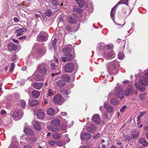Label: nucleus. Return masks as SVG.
<instances>
[{
  "label": "nucleus",
  "instance_id": "nucleus-52",
  "mask_svg": "<svg viewBox=\"0 0 148 148\" xmlns=\"http://www.w3.org/2000/svg\"><path fill=\"white\" fill-rule=\"evenodd\" d=\"M49 144L51 146H54L55 144V142L53 140H50L49 142Z\"/></svg>",
  "mask_w": 148,
  "mask_h": 148
},
{
  "label": "nucleus",
  "instance_id": "nucleus-10",
  "mask_svg": "<svg viewBox=\"0 0 148 148\" xmlns=\"http://www.w3.org/2000/svg\"><path fill=\"white\" fill-rule=\"evenodd\" d=\"M54 102L57 104H61L62 103V96L60 94H58L53 98Z\"/></svg>",
  "mask_w": 148,
  "mask_h": 148
},
{
  "label": "nucleus",
  "instance_id": "nucleus-43",
  "mask_svg": "<svg viewBox=\"0 0 148 148\" xmlns=\"http://www.w3.org/2000/svg\"><path fill=\"white\" fill-rule=\"evenodd\" d=\"M38 53L41 56H42L44 54L45 52L42 49H40L38 50Z\"/></svg>",
  "mask_w": 148,
  "mask_h": 148
},
{
  "label": "nucleus",
  "instance_id": "nucleus-29",
  "mask_svg": "<svg viewBox=\"0 0 148 148\" xmlns=\"http://www.w3.org/2000/svg\"><path fill=\"white\" fill-rule=\"evenodd\" d=\"M139 142L143 145L147 146L148 145L147 142L143 138H140Z\"/></svg>",
  "mask_w": 148,
  "mask_h": 148
},
{
  "label": "nucleus",
  "instance_id": "nucleus-27",
  "mask_svg": "<svg viewBox=\"0 0 148 148\" xmlns=\"http://www.w3.org/2000/svg\"><path fill=\"white\" fill-rule=\"evenodd\" d=\"M131 136L133 138H136L138 137L140 133L139 132H136V130H134L131 132Z\"/></svg>",
  "mask_w": 148,
  "mask_h": 148
},
{
  "label": "nucleus",
  "instance_id": "nucleus-31",
  "mask_svg": "<svg viewBox=\"0 0 148 148\" xmlns=\"http://www.w3.org/2000/svg\"><path fill=\"white\" fill-rule=\"evenodd\" d=\"M77 3L78 4L79 7H83L84 5V0H75Z\"/></svg>",
  "mask_w": 148,
  "mask_h": 148
},
{
  "label": "nucleus",
  "instance_id": "nucleus-3",
  "mask_svg": "<svg viewBox=\"0 0 148 148\" xmlns=\"http://www.w3.org/2000/svg\"><path fill=\"white\" fill-rule=\"evenodd\" d=\"M119 84L118 83L115 90L117 92L116 95L117 97L120 99H123L124 97L123 90V88L119 86Z\"/></svg>",
  "mask_w": 148,
  "mask_h": 148
},
{
  "label": "nucleus",
  "instance_id": "nucleus-62",
  "mask_svg": "<svg viewBox=\"0 0 148 148\" xmlns=\"http://www.w3.org/2000/svg\"><path fill=\"white\" fill-rule=\"evenodd\" d=\"M32 88H29L27 90V92L28 94L29 95H30V92L32 90Z\"/></svg>",
  "mask_w": 148,
  "mask_h": 148
},
{
  "label": "nucleus",
  "instance_id": "nucleus-41",
  "mask_svg": "<svg viewBox=\"0 0 148 148\" xmlns=\"http://www.w3.org/2000/svg\"><path fill=\"white\" fill-rule=\"evenodd\" d=\"M118 57L119 59L122 60L124 57V55L123 53H120L118 55Z\"/></svg>",
  "mask_w": 148,
  "mask_h": 148
},
{
  "label": "nucleus",
  "instance_id": "nucleus-34",
  "mask_svg": "<svg viewBox=\"0 0 148 148\" xmlns=\"http://www.w3.org/2000/svg\"><path fill=\"white\" fill-rule=\"evenodd\" d=\"M134 85L138 89L140 90L141 91H144L145 90V89L144 87L141 86L140 84H138V83H135Z\"/></svg>",
  "mask_w": 148,
  "mask_h": 148
},
{
  "label": "nucleus",
  "instance_id": "nucleus-30",
  "mask_svg": "<svg viewBox=\"0 0 148 148\" xmlns=\"http://www.w3.org/2000/svg\"><path fill=\"white\" fill-rule=\"evenodd\" d=\"M24 132L27 135H32L33 133V132L32 130L28 128H26L24 129Z\"/></svg>",
  "mask_w": 148,
  "mask_h": 148
},
{
  "label": "nucleus",
  "instance_id": "nucleus-9",
  "mask_svg": "<svg viewBox=\"0 0 148 148\" xmlns=\"http://www.w3.org/2000/svg\"><path fill=\"white\" fill-rule=\"evenodd\" d=\"M97 127L93 123H91L87 127V131L91 133H92L96 130Z\"/></svg>",
  "mask_w": 148,
  "mask_h": 148
},
{
  "label": "nucleus",
  "instance_id": "nucleus-40",
  "mask_svg": "<svg viewBox=\"0 0 148 148\" xmlns=\"http://www.w3.org/2000/svg\"><path fill=\"white\" fill-rule=\"evenodd\" d=\"M73 11L80 14L82 13V11L81 9L77 8H73Z\"/></svg>",
  "mask_w": 148,
  "mask_h": 148
},
{
  "label": "nucleus",
  "instance_id": "nucleus-59",
  "mask_svg": "<svg viewBox=\"0 0 148 148\" xmlns=\"http://www.w3.org/2000/svg\"><path fill=\"white\" fill-rule=\"evenodd\" d=\"M102 44L99 43L98 46L97 48L98 50H100L102 49L103 46L102 45Z\"/></svg>",
  "mask_w": 148,
  "mask_h": 148
},
{
  "label": "nucleus",
  "instance_id": "nucleus-18",
  "mask_svg": "<svg viewBox=\"0 0 148 148\" xmlns=\"http://www.w3.org/2000/svg\"><path fill=\"white\" fill-rule=\"evenodd\" d=\"M134 91V90L133 87L127 88L125 90V95L126 96H128L132 94Z\"/></svg>",
  "mask_w": 148,
  "mask_h": 148
},
{
  "label": "nucleus",
  "instance_id": "nucleus-46",
  "mask_svg": "<svg viewBox=\"0 0 148 148\" xmlns=\"http://www.w3.org/2000/svg\"><path fill=\"white\" fill-rule=\"evenodd\" d=\"M45 13L46 16H49L51 15L52 13L50 10H47Z\"/></svg>",
  "mask_w": 148,
  "mask_h": 148
},
{
  "label": "nucleus",
  "instance_id": "nucleus-1",
  "mask_svg": "<svg viewBox=\"0 0 148 148\" xmlns=\"http://www.w3.org/2000/svg\"><path fill=\"white\" fill-rule=\"evenodd\" d=\"M51 125L48 126V128L53 132L58 131L59 129L58 128L60 123V121L57 119H54L51 122Z\"/></svg>",
  "mask_w": 148,
  "mask_h": 148
},
{
  "label": "nucleus",
  "instance_id": "nucleus-6",
  "mask_svg": "<svg viewBox=\"0 0 148 148\" xmlns=\"http://www.w3.org/2000/svg\"><path fill=\"white\" fill-rule=\"evenodd\" d=\"M23 113L20 110H17L13 112L12 116L14 118H18V119H21L23 116Z\"/></svg>",
  "mask_w": 148,
  "mask_h": 148
},
{
  "label": "nucleus",
  "instance_id": "nucleus-15",
  "mask_svg": "<svg viewBox=\"0 0 148 148\" xmlns=\"http://www.w3.org/2000/svg\"><path fill=\"white\" fill-rule=\"evenodd\" d=\"M43 84V83L42 82H35L33 84L32 86L35 89L39 90L42 87Z\"/></svg>",
  "mask_w": 148,
  "mask_h": 148
},
{
  "label": "nucleus",
  "instance_id": "nucleus-60",
  "mask_svg": "<svg viewBox=\"0 0 148 148\" xmlns=\"http://www.w3.org/2000/svg\"><path fill=\"white\" fill-rule=\"evenodd\" d=\"M100 135V134L98 133L96 135H95L93 136V138L94 139H97L98 138Z\"/></svg>",
  "mask_w": 148,
  "mask_h": 148
},
{
  "label": "nucleus",
  "instance_id": "nucleus-26",
  "mask_svg": "<svg viewBox=\"0 0 148 148\" xmlns=\"http://www.w3.org/2000/svg\"><path fill=\"white\" fill-rule=\"evenodd\" d=\"M119 65V62L116 61H114L109 63L110 66H113L114 69H115Z\"/></svg>",
  "mask_w": 148,
  "mask_h": 148
},
{
  "label": "nucleus",
  "instance_id": "nucleus-53",
  "mask_svg": "<svg viewBox=\"0 0 148 148\" xmlns=\"http://www.w3.org/2000/svg\"><path fill=\"white\" fill-rule=\"evenodd\" d=\"M127 108V106H124L122 108L120 109V112H123Z\"/></svg>",
  "mask_w": 148,
  "mask_h": 148
},
{
  "label": "nucleus",
  "instance_id": "nucleus-36",
  "mask_svg": "<svg viewBox=\"0 0 148 148\" xmlns=\"http://www.w3.org/2000/svg\"><path fill=\"white\" fill-rule=\"evenodd\" d=\"M68 21L69 23L71 24H74L75 23V20L71 16L68 18Z\"/></svg>",
  "mask_w": 148,
  "mask_h": 148
},
{
  "label": "nucleus",
  "instance_id": "nucleus-2",
  "mask_svg": "<svg viewBox=\"0 0 148 148\" xmlns=\"http://www.w3.org/2000/svg\"><path fill=\"white\" fill-rule=\"evenodd\" d=\"M145 77H141L139 81L140 84L143 87H145L147 85L148 86V71L145 73Z\"/></svg>",
  "mask_w": 148,
  "mask_h": 148
},
{
  "label": "nucleus",
  "instance_id": "nucleus-37",
  "mask_svg": "<svg viewBox=\"0 0 148 148\" xmlns=\"http://www.w3.org/2000/svg\"><path fill=\"white\" fill-rule=\"evenodd\" d=\"M20 103L21 105V107L23 108H24L26 106V103L25 101L24 100H21L20 101Z\"/></svg>",
  "mask_w": 148,
  "mask_h": 148
},
{
  "label": "nucleus",
  "instance_id": "nucleus-51",
  "mask_svg": "<svg viewBox=\"0 0 148 148\" xmlns=\"http://www.w3.org/2000/svg\"><path fill=\"white\" fill-rule=\"evenodd\" d=\"M70 91L69 90H64L63 91V94L65 95H67L68 94H69L70 93Z\"/></svg>",
  "mask_w": 148,
  "mask_h": 148
},
{
  "label": "nucleus",
  "instance_id": "nucleus-39",
  "mask_svg": "<svg viewBox=\"0 0 148 148\" xmlns=\"http://www.w3.org/2000/svg\"><path fill=\"white\" fill-rule=\"evenodd\" d=\"M16 142H12L8 148H18L16 145Z\"/></svg>",
  "mask_w": 148,
  "mask_h": 148
},
{
  "label": "nucleus",
  "instance_id": "nucleus-55",
  "mask_svg": "<svg viewBox=\"0 0 148 148\" xmlns=\"http://www.w3.org/2000/svg\"><path fill=\"white\" fill-rule=\"evenodd\" d=\"M14 68V64L13 63H11L10 65V70L12 72Z\"/></svg>",
  "mask_w": 148,
  "mask_h": 148
},
{
  "label": "nucleus",
  "instance_id": "nucleus-4",
  "mask_svg": "<svg viewBox=\"0 0 148 148\" xmlns=\"http://www.w3.org/2000/svg\"><path fill=\"white\" fill-rule=\"evenodd\" d=\"M126 4V2H123V0H121L119 1L113 8H112L110 13V16L111 18L113 21L114 18V14L116 12L115 8H116L117 6L121 4Z\"/></svg>",
  "mask_w": 148,
  "mask_h": 148
},
{
  "label": "nucleus",
  "instance_id": "nucleus-47",
  "mask_svg": "<svg viewBox=\"0 0 148 148\" xmlns=\"http://www.w3.org/2000/svg\"><path fill=\"white\" fill-rule=\"evenodd\" d=\"M56 42H57V39L56 38H54L53 43H52V45L54 47V49H55L56 47Z\"/></svg>",
  "mask_w": 148,
  "mask_h": 148
},
{
  "label": "nucleus",
  "instance_id": "nucleus-20",
  "mask_svg": "<svg viewBox=\"0 0 148 148\" xmlns=\"http://www.w3.org/2000/svg\"><path fill=\"white\" fill-rule=\"evenodd\" d=\"M32 94L33 98L37 99L39 97L40 92L39 91L34 90L32 92Z\"/></svg>",
  "mask_w": 148,
  "mask_h": 148
},
{
  "label": "nucleus",
  "instance_id": "nucleus-13",
  "mask_svg": "<svg viewBox=\"0 0 148 148\" xmlns=\"http://www.w3.org/2000/svg\"><path fill=\"white\" fill-rule=\"evenodd\" d=\"M29 80L34 81H40L42 79V77L40 75H37L34 77L31 76L28 78Z\"/></svg>",
  "mask_w": 148,
  "mask_h": 148
},
{
  "label": "nucleus",
  "instance_id": "nucleus-17",
  "mask_svg": "<svg viewBox=\"0 0 148 148\" xmlns=\"http://www.w3.org/2000/svg\"><path fill=\"white\" fill-rule=\"evenodd\" d=\"M104 107L106 111L108 112L111 113L113 112V107L111 106L109 103L105 104Z\"/></svg>",
  "mask_w": 148,
  "mask_h": 148
},
{
  "label": "nucleus",
  "instance_id": "nucleus-5",
  "mask_svg": "<svg viewBox=\"0 0 148 148\" xmlns=\"http://www.w3.org/2000/svg\"><path fill=\"white\" fill-rule=\"evenodd\" d=\"M34 114L36 115L37 118L40 119H43L45 116L44 112L41 109H36Z\"/></svg>",
  "mask_w": 148,
  "mask_h": 148
},
{
  "label": "nucleus",
  "instance_id": "nucleus-49",
  "mask_svg": "<svg viewBox=\"0 0 148 148\" xmlns=\"http://www.w3.org/2000/svg\"><path fill=\"white\" fill-rule=\"evenodd\" d=\"M51 65L52 70H54L56 68V66L53 63H51Z\"/></svg>",
  "mask_w": 148,
  "mask_h": 148
},
{
  "label": "nucleus",
  "instance_id": "nucleus-64",
  "mask_svg": "<svg viewBox=\"0 0 148 148\" xmlns=\"http://www.w3.org/2000/svg\"><path fill=\"white\" fill-rule=\"evenodd\" d=\"M143 129L145 130L148 131V126H147V125H145L144 126Z\"/></svg>",
  "mask_w": 148,
  "mask_h": 148
},
{
  "label": "nucleus",
  "instance_id": "nucleus-63",
  "mask_svg": "<svg viewBox=\"0 0 148 148\" xmlns=\"http://www.w3.org/2000/svg\"><path fill=\"white\" fill-rule=\"evenodd\" d=\"M6 113V111L3 109L0 112V114L1 115H3Z\"/></svg>",
  "mask_w": 148,
  "mask_h": 148
},
{
  "label": "nucleus",
  "instance_id": "nucleus-21",
  "mask_svg": "<svg viewBox=\"0 0 148 148\" xmlns=\"http://www.w3.org/2000/svg\"><path fill=\"white\" fill-rule=\"evenodd\" d=\"M58 2L57 0H52V8L53 9H56L57 8V6L59 5Z\"/></svg>",
  "mask_w": 148,
  "mask_h": 148
},
{
  "label": "nucleus",
  "instance_id": "nucleus-35",
  "mask_svg": "<svg viewBox=\"0 0 148 148\" xmlns=\"http://www.w3.org/2000/svg\"><path fill=\"white\" fill-rule=\"evenodd\" d=\"M119 103V101L116 99L114 98L112 99L110 101V103L112 105H116Z\"/></svg>",
  "mask_w": 148,
  "mask_h": 148
},
{
  "label": "nucleus",
  "instance_id": "nucleus-61",
  "mask_svg": "<svg viewBox=\"0 0 148 148\" xmlns=\"http://www.w3.org/2000/svg\"><path fill=\"white\" fill-rule=\"evenodd\" d=\"M27 37L26 36L24 35L20 37L19 38V39L20 40H24L26 39V38Z\"/></svg>",
  "mask_w": 148,
  "mask_h": 148
},
{
  "label": "nucleus",
  "instance_id": "nucleus-24",
  "mask_svg": "<svg viewBox=\"0 0 148 148\" xmlns=\"http://www.w3.org/2000/svg\"><path fill=\"white\" fill-rule=\"evenodd\" d=\"M29 103L31 106H35L38 105L39 103V102L37 100H33L29 101Z\"/></svg>",
  "mask_w": 148,
  "mask_h": 148
},
{
  "label": "nucleus",
  "instance_id": "nucleus-19",
  "mask_svg": "<svg viewBox=\"0 0 148 148\" xmlns=\"http://www.w3.org/2000/svg\"><path fill=\"white\" fill-rule=\"evenodd\" d=\"M27 30L25 28H21L16 29L15 33H16V35L19 36L23 34V33L24 32H26Z\"/></svg>",
  "mask_w": 148,
  "mask_h": 148
},
{
  "label": "nucleus",
  "instance_id": "nucleus-25",
  "mask_svg": "<svg viewBox=\"0 0 148 148\" xmlns=\"http://www.w3.org/2000/svg\"><path fill=\"white\" fill-rule=\"evenodd\" d=\"M57 85L60 87H62L66 84L65 81L62 80H59L56 82Z\"/></svg>",
  "mask_w": 148,
  "mask_h": 148
},
{
  "label": "nucleus",
  "instance_id": "nucleus-11",
  "mask_svg": "<svg viewBox=\"0 0 148 148\" xmlns=\"http://www.w3.org/2000/svg\"><path fill=\"white\" fill-rule=\"evenodd\" d=\"M92 119L97 124H99L101 122V119L98 114H95L92 117Z\"/></svg>",
  "mask_w": 148,
  "mask_h": 148
},
{
  "label": "nucleus",
  "instance_id": "nucleus-33",
  "mask_svg": "<svg viewBox=\"0 0 148 148\" xmlns=\"http://www.w3.org/2000/svg\"><path fill=\"white\" fill-rule=\"evenodd\" d=\"M37 39L40 41H46L47 40L46 37L43 35H41L38 37H37Z\"/></svg>",
  "mask_w": 148,
  "mask_h": 148
},
{
  "label": "nucleus",
  "instance_id": "nucleus-50",
  "mask_svg": "<svg viewBox=\"0 0 148 148\" xmlns=\"http://www.w3.org/2000/svg\"><path fill=\"white\" fill-rule=\"evenodd\" d=\"M79 28V26L78 25H77L74 26L73 31L74 32H75L77 31Z\"/></svg>",
  "mask_w": 148,
  "mask_h": 148
},
{
  "label": "nucleus",
  "instance_id": "nucleus-28",
  "mask_svg": "<svg viewBox=\"0 0 148 148\" xmlns=\"http://www.w3.org/2000/svg\"><path fill=\"white\" fill-rule=\"evenodd\" d=\"M34 128L37 130H39L41 129V127L40 122L38 121H36L34 124Z\"/></svg>",
  "mask_w": 148,
  "mask_h": 148
},
{
  "label": "nucleus",
  "instance_id": "nucleus-22",
  "mask_svg": "<svg viewBox=\"0 0 148 148\" xmlns=\"http://www.w3.org/2000/svg\"><path fill=\"white\" fill-rule=\"evenodd\" d=\"M55 111L52 108L48 109L47 110V114L49 116H53L55 114Z\"/></svg>",
  "mask_w": 148,
  "mask_h": 148
},
{
  "label": "nucleus",
  "instance_id": "nucleus-54",
  "mask_svg": "<svg viewBox=\"0 0 148 148\" xmlns=\"http://www.w3.org/2000/svg\"><path fill=\"white\" fill-rule=\"evenodd\" d=\"M57 70L59 71L58 72L56 73H52V74L51 75L52 77H53L56 75H58L60 73L61 71L59 69H57Z\"/></svg>",
  "mask_w": 148,
  "mask_h": 148
},
{
  "label": "nucleus",
  "instance_id": "nucleus-44",
  "mask_svg": "<svg viewBox=\"0 0 148 148\" xmlns=\"http://www.w3.org/2000/svg\"><path fill=\"white\" fill-rule=\"evenodd\" d=\"M105 47L107 50V51H108L109 50L113 48V46L112 45H106L105 46Z\"/></svg>",
  "mask_w": 148,
  "mask_h": 148
},
{
  "label": "nucleus",
  "instance_id": "nucleus-23",
  "mask_svg": "<svg viewBox=\"0 0 148 148\" xmlns=\"http://www.w3.org/2000/svg\"><path fill=\"white\" fill-rule=\"evenodd\" d=\"M64 56L68 61H71L73 59L72 55L70 53H65Z\"/></svg>",
  "mask_w": 148,
  "mask_h": 148
},
{
  "label": "nucleus",
  "instance_id": "nucleus-45",
  "mask_svg": "<svg viewBox=\"0 0 148 148\" xmlns=\"http://www.w3.org/2000/svg\"><path fill=\"white\" fill-rule=\"evenodd\" d=\"M56 145L59 146H62L63 145V142L61 140H58L56 143Z\"/></svg>",
  "mask_w": 148,
  "mask_h": 148
},
{
  "label": "nucleus",
  "instance_id": "nucleus-12",
  "mask_svg": "<svg viewBox=\"0 0 148 148\" xmlns=\"http://www.w3.org/2000/svg\"><path fill=\"white\" fill-rule=\"evenodd\" d=\"M81 138L84 140H89L91 136L90 134L88 133L82 132L80 135Z\"/></svg>",
  "mask_w": 148,
  "mask_h": 148
},
{
  "label": "nucleus",
  "instance_id": "nucleus-16",
  "mask_svg": "<svg viewBox=\"0 0 148 148\" xmlns=\"http://www.w3.org/2000/svg\"><path fill=\"white\" fill-rule=\"evenodd\" d=\"M107 54L105 57V58L107 59H109L112 58H113L115 57V54L114 52L112 51L109 52V51L107 52Z\"/></svg>",
  "mask_w": 148,
  "mask_h": 148
},
{
  "label": "nucleus",
  "instance_id": "nucleus-42",
  "mask_svg": "<svg viewBox=\"0 0 148 148\" xmlns=\"http://www.w3.org/2000/svg\"><path fill=\"white\" fill-rule=\"evenodd\" d=\"M70 48L67 47H66L63 48V51L65 53H69V52L70 51Z\"/></svg>",
  "mask_w": 148,
  "mask_h": 148
},
{
  "label": "nucleus",
  "instance_id": "nucleus-7",
  "mask_svg": "<svg viewBox=\"0 0 148 148\" xmlns=\"http://www.w3.org/2000/svg\"><path fill=\"white\" fill-rule=\"evenodd\" d=\"M74 66V65L72 63L69 62L65 65L64 70L66 72L70 73L73 71Z\"/></svg>",
  "mask_w": 148,
  "mask_h": 148
},
{
  "label": "nucleus",
  "instance_id": "nucleus-38",
  "mask_svg": "<svg viewBox=\"0 0 148 148\" xmlns=\"http://www.w3.org/2000/svg\"><path fill=\"white\" fill-rule=\"evenodd\" d=\"M103 116L104 118L107 119H109L111 117V115H108V113L106 112L104 113L103 114Z\"/></svg>",
  "mask_w": 148,
  "mask_h": 148
},
{
  "label": "nucleus",
  "instance_id": "nucleus-58",
  "mask_svg": "<svg viewBox=\"0 0 148 148\" xmlns=\"http://www.w3.org/2000/svg\"><path fill=\"white\" fill-rule=\"evenodd\" d=\"M145 113H146V112L145 111L140 112L139 113L138 116H139L141 117L143 116Z\"/></svg>",
  "mask_w": 148,
  "mask_h": 148
},
{
  "label": "nucleus",
  "instance_id": "nucleus-48",
  "mask_svg": "<svg viewBox=\"0 0 148 148\" xmlns=\"http://www.w3.org/2000/svg\"><path fill=\"white\" fill-rule=\"evenodd\" d=\"M66 29L69 32H71L72 31V29L69 25H67L66 27Z\"/></svg>",
  "mask_w": 148,
  "mask_h": 148
},
{
  "label": "nucleus",
  "instance_id": "nucleus-32",
  "mask_svg": "<svg viewBox=\"0 0 148 148\" xmlns=\"http://www.w3.org/2000/svg\"><path fill=\"white\" fill-rule=\"evenodd\" d=\"M61 136V135L58 133H54L52 135L53 138L56 139H59Z\"/></svg>",
  "mask_w": 148,
  "mask_h": 148
},
{
  "label": "nucleus",
  "instance_id": "nucleus-57",
  "mask_svg": "<svg viewBox=\"0 0 148 148\" xmlns=\"http://www.w3.org/2000/svg\"><path fill=\"white\" fill-rule=\"evenodd\" d=\"M13 20L15 23H18L20 21V20L19 18L17 17H14Z\"/></svg>",
  "mask_w": 148,
  "mask_h": 148
},
{
  "label": "nucleus",
  "instance_id": "nucleus-8",
  "mask_svg": "<svg viewBox=\"0 0 148 148\" xmlns=\"http://www.w3.org/2000/svg\"><path fill=\"white\" fill-rule=\"evenodd\" d=\"M37 69L40 73L43 75L46 74L47 70L43 64H39L38 66Z\"/></svg>",
  "mask_w": 148,
  "mask_h": 148
},
{
  "label": "nucleus",
  "instance_id": "nucleus-56",
  "mask_svg": "<svg viewBox=\"0 0 148 148\" xmlns=\"http://www.w3.org/2000/svg\"><path fill=\"white\" fill-rule=\"evenodd\" d=\"M52 94V90L51 89H49L48 91V96L49 97H51Z\"/></svg>",
  "mask_w": 148,
  "mask_h": 148
},
{
  "label": "nucleus",
  "instance_id": "nucleus-14",
  "mask_svg": "<svg viewBox=\"0 0 148 148\" xmlns=\"http://www.w3.org/2000/svg\"><path fill=\"white\" fill-rule=\"evenodd\" d=\"M8 49L10 51H16L17 49V46L15 45L12 42H10L8 45Z\"/></svg>",
  "mask_w": 148,
  "mask_h": 148
}]
</instances>
